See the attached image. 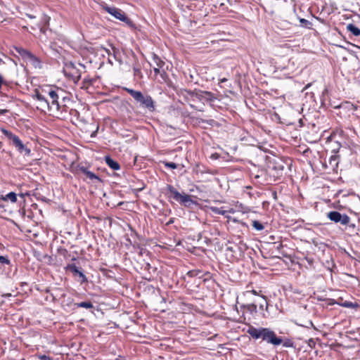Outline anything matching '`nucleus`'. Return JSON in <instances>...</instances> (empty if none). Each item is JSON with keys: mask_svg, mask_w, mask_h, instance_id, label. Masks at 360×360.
I'll list each match as a JSON object with an SVG mask.
<instances>
[{"mask_svg": "<svg viewBox=\"0 0 360 360\" xmlns=\"http://www.w3.org/2000/svg\"><path fill=\"white\" fill-rule=\"evenodd\" d=\"M63 89L54 85H43L34 91L33 98L39 103L41 110L44 112L53 111L57 114L59 111L57 99L63 97Z\"/></svg>", "mask_w": 360, "mask_h": 360, "instance_id": "nucleus-1", "label": "nucleus"}, {"mask_svg": "<svg viewBox=\"0 0 360 360\" xmlns=\"http://www.w3.org/2000/svg\"><path fill=\"white\" fill-rule=\"evenodd\" d=\"M286 162L281 159H275L268 165L264 172V181L266 184L280 179L284 174Z\"/></svg>", "mask_w": 360, "mask_h": 360, "instance_id": "nucleus-2", "label": "nucleus"}, {"mask_svg": "<svg viewBox=\"0 0 360 360\" xmlns=\"http://www.w3.org/2000/svg\"><path fill=\"white\" fill-rule=\"evenodd\" d=\"M72 95L63 91V97H59V99H57L56 105H58V109L56 110L59 112L57 114H54L53 111H49L48 113L49 115L59 119H67L68 113L70 111V105L72 104Z\"/></svg>", "mask_w": 360, "mask_h": 360, "instance_id": "nucleus-3", "label": "nucleus"}, {"mask_svg": "<svg viewBox=\"0 0 360 360\" xmlns=\"http://www.w3.org/2000/svg\"><path fill=\"white\" fill-rule=\"evenodd\" d=\"M127 91L142 108H146L149 112L155 110V101L148 94H143L140 91H136L129 88H124Z\"/></svg>", "mask_w": 360, "mask_h": 360, "instance_id": "nucleus-4", "label": "nucleus"}, {"mask_svg": "<svg viewBox=\"0 0 360 360\" xmlns=\"http://www.w3.org/2000/svg\"><path fill=\"white\" fill-rule=\"evenodd\" d=\"M127 91L142 108H146L149 112L155 110V101L148 94H143L140 91H136L129 88H124Z\"/></svg>", "mask_w": 360, "mask_h": 360, "instance_id": "nucleus-5", "label": "nucleus"}, {"mask_svg": "<svg viewBox=\"0 0 360 360\" xmlns=\"http://www.w3.org/2000/svg\"><path fill=\"white\" fill-rule=\"evenodd\" d=\"M165 195L169 199H173L181 205L190 207L192 205H196L197 202L192 199V195L184 193H180L172 185L167 184Z\"/></svg>", "mask_w": 360, "mask_h": 360, "instance_id": "nucleus-6", "label": "nucleus"}, {"mask_svg": "<svg viewBox=\"0 0 360 360\" xmlns=\"http://www.w3.org/2000/svg\"><path fill=\"white\" fill-rule=\"evenodd\" d=\"M1 131L8 139L9 143L14 146L20 153H24L28 157L31 155V150L22 143L17 135L4 128H2Z\"/></svg>", "mask_w": 360, "mask_h": 360, "instance_id": "nucleus-7", "label": "nucleus"}, {"mask_svg": "<svg viewBox=\"0 0 360 360\" xmlns=\"http://www.w3.org/2000/svg\"><path fill=\"white\" fill-rule=\"evenodd\" d=\"M103 9L116 19L124 22L130 28L136 29V25L122 9L108 5L103 6Z\"/></svg>", "mask_w": 360, "mask_h": 360, "instance_id": "nucleus-8", "label": "nucleus"}, {"mask_svg": "<svg viewBox=\"0 0 360 360\" xmlns=\"http://www.w3.org/2000/svg\"><path fill=\"white\" fill-rule=\"evenodd\" d=\"M63 72L65 76L75 84H77L81 78V71L72 62L65 63Z\"/></svg>", "mask_w": 360, "mask_h": 360, "instance_id": "nucleus-9", "label": "nucleus"}, {"mask_svg": "<svg viewBox=\"0 0 360 360\" xmlns=\"http://www.w3.org/2000/svg\"><path fill=\"white\" fill-rule=\"evenodd\" d=\"M338 115L344 118H349L357 110V107L349 101L342 103L339 106Z\"/></svg>", "mask_w": 360, "mask_h": 360, "instance_id": "nucleus-10", "label": "nucleus"}, {"mask_svg": "<svg viewBox=\"0 0 360 360\" xmlns=\"http://www.w3.org/2000/svg\"><path fill=\"white\" fill-rule=\"evenodd\" d=\"M262 339L274 345H279L283 343L282 338L278 337L273 330L267 328H264Z\"/></svg>", "mask_w": 360, "mask_h": 360, "instance_id": "nucleus-11", "label": "nucleus"}, {"mask_svg": "<svg viewBox=\"0 0 360 360\" xmlns=\"http://www.w3.org/2000/svg\"><path fill=\"white\" fill-rule=\"evenodd\" d=\"M15 49L23 58L28 60L35 67L39 65L41 63L39 58L32 54L30 51L22 47H16Z\"/></svg>", "mask_w": 360, "mask_h": 360, "instance_id": "nucleus-12", "label": "nucleus"}, {"mask_svg": "<svg viewBox=\"0 0 360 360\" xmlns=\"http://www.w3.org/2000/svg\"><path fill=\"white\" fill-rule=\"evenodd\" d=\"M328 217L330 220L338 223L340 222L342 225H347L350 221V218L347 214H342L337 211H331L328 213Z\"/></svg>", "mask_w": 360, "mask_h": 360, "instance_id": "nucleus-13", "label": "nucleus"}, {"mask_svg": "<svg viewBox=\"0 0 360 360\" xmlns=\"http://www.w3.org/2000/svg\"><path fill=\"white\" fill-rule=\"evenodd\" d=\"M240 308L243 309V315L239 319V322L240 323H244L246 320L245 316V312H248L251 315L255 314L257 312V304L255 303L243 304Z\"/></svg>", "mask_w": 360, "mask_h": 360, "instance_id": "nucleus-14", "label": "nucleus"}, {"mask_svg": "<svg viewBox=\"0 0 360 360\" xmlns=\"http://www.w3.org/2000/svg\"><path fill=\"white\" fill-rule=\"evenodd\" d=\"M195 95L198 99L206 101H213L216 98L213 93L207 91H199Z\"/></svg>", "mask_w": 360, "mask_h": 360, "instance_id": "nucleus-15", "label": "nucleus"}, {"mask_svg": "<svg viewBox=\"0 0 360 360\" xmlns=\"http://www.w3.org/2000/svg\"><path fill=\"white\" fill-rule=\"evenodd\" d=\"M264 328H257L252 326H250L247 333L254 339L262 338V333Z\"/></svg>", "mask_w": 360, "mask_h": 360, "instance_id": "nucleus-16", "label": "nucleus"}, {"mask_svg": "<svg viewBox=\"0 0 360 360\" xmlns=\"http://www.w3.org/2000/svg\"><path fill=\"white\" fill-rule=\"evenodd\" d=\"M70 115V120L74 124H78L81 122H83V120L80 118L79 112L75 110L72 109L70 107V111L68 113V115Z\"/></svg>", "mask_w": 360, "mask_h": 360, "instance_id": "nucleus-17", "label": "nucleus"}, {"mask_svg": "<svg viewBox=\"0 0 360 360\" xmlns=\"http://www.w3.org/2000/svg\"><path fill=\"white\" fill-rule=\"evenodd\" d=\"M209 209L214 214H221L223 215L225 218L228 219L229 220H231L233 222H237L238 220L236 219H232L230 216L226 215V211L225 210H223L222 207H217L214 206H211L209 207Z\"/></svg>", "mask_w": 360, "mask_h": 360, "instance_id": "nucleus-18", "label": "nucleus"}, {"mask_svg": "<svg viewBox=\"0 0 360 360\" xmlns=\"http://www.w3.org/2000/svg\"><path fill=\"white\" fill-rule=\"evenodd\" d=\"M96 77H91L89 75L85 77L82 82L81 88L83 89H89L96 82Z\"/></svg>", "mask_w": 360, "mask_h": 360, "instance_id": "nucleus-19", "label": "nucleus"}, {"mask_svg": "<svg viewBox=\"0 0 360 360\" xmlns=\"http://www.w3.org/2000/svg\"><path fill=\"white\" fill-rule=\"evenodd\" d=\"M79 169L85 175L86 178L91 181L94 180L101 181V179L96 174L88 170L86 167H82Z\"/></svg>", "mask_w": 360, "mask_h": 360, "instance_id": "nucleus-20", "label": "nucleus"}, {"mask_svg": "<svg viewBox=\"0 0 360 360\" xmlns=\"http://www.w3.org/2000/svg\"><path fill=\"white\" fill-rule=\"evenodd\" d=\"M346 30L347 32H349L350 34L354 37L360 36V28L353 23L347 24L346 26Z\"/></svg>", "mask_w": 360, "mask_h": 360, "instance_id": "nucleus-21", "label": "nucleus"}, {"mask_svg": "<svg viewBox=\"0 0 360 360\" xmlns=\"http://www.w3.org/2000/svg\"><path fill=\"white\" fill-rule=\"evenodd\" d=\"M295 323L300 326L305 327V328H310L314 327L313 323L311 320L309 319H304L301 318L300 316H297L295 321Z\"/></svg>", "mask_w": 360, "mask_h": 360, "instance_id": "nucleus-22", "label": "nucleus"}, {"mask_svg": "<svg viewBox=\"0 0 360 360\" xmlns=\"http://www.w3.org/2000/svg\"><path fill=\"white\" fill-rule=\"evenodd\" d=\"M105 162L106 165L113 170H118L120 169V164L117 162L115 161L110 156L105 157Z\"/></svg>", "mask_w": 360, "mask_h": 360, "instance_id": "nucleus-23", "label": "nucleus"}, {"mask_svg": "<svg viewBox=\"0 0 360 360\" xmlns=\"http://www.w3.org/2000/svg\"><path fill=\"white\" fill-rule=\"evenodd\" d=\"M334 303H336L340 306L347 307V308H351V309H356L359 307V304L357 303L352 302H349V301H345L344 302H330V304H334Z\"/></svg>", "mask_w": 360, "mask_h": 360, "instance_id": "nucleus-24", "label": "nucleus"}, {"mask_svg": "<svg viewBox=\"0 0 360 360\" xmlns=\"http://www.w3.org/2000/svg\"><path fill=\"white\" fill-rule=\"evenodd\" d=\"M0 200L4 201L11 200L12 202H15L17 201V195L14 192H11L5 196L1 195Z\"/></svg>", "mask_w": 360, "mask_h": 360, "instance_id": "nucleus-25", "label": "nucleus"}, {"mask_svg": "<svg viewBox=\"0 0 360 360\" xmlns=\"http://www.w3.org/2000/svg\"><path fill=\"white\" fill-rule=\"evenodd\" d=\"M261 300L258 303L259 309L260 311H263L264 309H267L268 308V302L266 300V297L264 295H260Z\"/></svg>", "mask_w": 360, "mask_h": 360, "instance_id": "nucleus-26", "label": "nucleus"}, {"mask_svg": "<svg viewBox=\"0 0 360 360\" xmlns=\"http://www.w3.org/2000/svg\"><path fill=\"white\" fill-rule=\"evenodd\" d=\"M153 61L158 68H162L165 65V62L155 53L153 55Z\"/></svg>", "mask_w": 360, "mask_h": 360, "instance_id": "nucleus-27", "label": "nucleus"}, {"mask_svg": "<svg viewBox=\"0 0 360 360\" xmlns=\"http://www.w3.org/2000/svg\"><path fill=\"white\" fill-rule=\"evenodd\" d=\"M5 89H8V82L4 80L2 76L0 75V94L7 96V94L3 91Z\"/></svg>", "mask_w": 360, "mask_h": 360, "instance_id": "nucleus-28", "label": "nucleus"}, {"mask_svg": "<svg viewBox=\"0 0 360 360\" xmlns=\"http://www.w3.org/2000/svg\"><path fill=\"white\" fill-rule=\"evenodd\" d=\"M75 305L77 307L85 308V309H92L94 307L91 302H81L79 303H76Z\"/></svg>", "mask_w": 360, "mask_h": 360, "instance_id": "nucleus-29", "label": "nucleus"}, {"mask_svg": "<svg viewBox=\"0 0 360 360\" xmlns=\"http://www.w3.org/2000/svg\"><path fill=\"white\" fill-rule=\"evenodd\" d=\"M65 270L70 271L75 276H76L80 271L75 264H68L65 267Z\"/></svg>", "mask_w": 360, "mask_h": 360, "instance_id": "nucleus-30", "label": "nucleus"}, {"mask_svg": "<svg viewBox=\"0 0 360 360\" xmlns=\"http://www.w3.org/2000/svg\"><path fill=\"white\" fill-rule=\"evenodd\" d=\"M252 225L255 230L259 231H262L264 229V225L257 220L252 221Z\"/></svg>", "mask_w": 360, "mask_h": 360, "instance_id": "nucleus-31", "label": "nucleus"}, {"mask_svg": "<svg viewBox=\"0 0 360 360\" xmlns=\"http://www.w3.org/2000/svg\"><path fill=\"white\" fill-rule=\"evenodd\" d=\"M0 264L1 265H11V260L8 256H0Z\"/></svg>", "mask_w": 360, "mask_h": 360, "instance_id": "nucleus-32", "label": "nucleus"}, {"mask_svg": "<svg viewBox=\"0 0 360 360\" xmlns=\"http://www.w3.org/2000/svg\"><path fill=\"white\" fill-rule=\"evenodd\" d=\"M235 206L238 211H241L242 212L244 213L248 212V208L244 206L242 203H239L238 202H237Z\"/></svg>", "mask_w": 360, "mask_h": 360, "instance_id": "nucleus-33", "label": "nucleus"}, {"mask_svg": "<svg viewBox=\"0 0 360 360\" xmlns=\"http://www.w3.org/2000/svg\"><path fill=\"white\" fill-rule=\"evenodd\" d=\"M201 271L199 270H191L187 273L189 277L200 276Z\"/></svg>", "mask_w": 360, "mask_h": 360, "instance_id": "nucleus-34", "label": "nucleus"}, {"mask_svg": "<svg viewBox=\"0 0 360 360\" xmlns=\"http://www.w3.org/2000/svg\"><path fill=\"white\" fill-rule=\"evenodd\" d=\"M76 276H78L81 278V280H80L81 284H83V283L87 282L86 276L82 271H79Z\"/></svg>", "mask_w": 360, "mask_h": 360, "instance_id": "nucleus-35", "label": "nucleus"}, {"mask_svg": "<svg viewBox=\"0 0 360 360\" xmlns=\"http://www.w3.org/2000/svg\"><path fill=\"white\" fill-rule=\"evenodd\" d=\"M145 186H146L145 184L143 181H140L139 187H133L132 190H134L136 192H139V191H143L145 188Z\"/></svg>", "mask_w": 360, "mask_h": 360, "instance_id": "nucleus-36", "label": "nucleus"}, {"mask_svg": "<svg viewBox=\"0 0 360 360\" xmlns=\"http://www.w3.org/2000/svg\"><path fill=\"white\" fill-rule=\"evenodd\" d=\"M300 22L302 24V25H303L305 27L310 28V26L311 25V22L304 18L300 19Z\"/></svg>", "mask_w": 360, "mask_h": 360, "instance_id": "nucleus-37", "label": "nucleus"}, {"mask_svg": "<svg viewBox=\"0 0 360 360\" xmlns=\"http://www.w3.org/2000/svg\"><path fill=\"white\" fill-rule=\"evenodd\" d=\"M164 164H165V166L167 168H171V169L177 168V165L173 162H166Z\"/></svg>", "mask_w": 360, "mask_h": 360, "instance_id": "nucleus-38", "label": "nucleus"}, {"mask_svg": "<svg viewBox=\"0 0 360 360\" xmlns=\"http://www.w3.org/2000/svg\"><path fill=\"white\" fill-rule=\"evenodd\" d=\"M159 75L162 78V81L165 82H166L167 80L168 79V75L166 73V72L164 70H162L161 72L159 74Z\"/></svg>", "mask_w": 360, "mask_h": 360, "instance_id": "nucleus-39", "label": "nucleus"}, {"mask_svg": "<svg viewBox=\"0 0 360 360\" xmlns=\"http://www.w3.org/2000/svg\"><path fill=\"white\" fill-rule=\"evenodd\" d=\"M39 359L40 360H53V359L49 356H46V355H39Z\"/></svg>", "mask_w": 360, "mask_h": 360, "instance_id": "nucleus-40", "label": "nucleus"}, {"mask_svg": "<svg viewBox=\"0 0 360 360\" xmlns=\"http://www.w3.org/2000/svg\"><path fill=\"white\" fill-rule=\"evenodd\" d=\"M133 70L135 76H139L141 74V69L139 68L134 67Z\"/></svg>", "mask_w": 360, "mask_h": 360, "instance_id": "nucleus-41", "label": "nucleus"}, {"mask_svg": "<svg viewBox=\"0 0 360 360\" xmlns=\"http://www.w3.org/2000/svg\"><path fill=\"white\" fill-rule=\"evenodd\" d=\"M308 345H309V346L310 347L313 348V347H315L316 342H315V341L313 339L311 338V339L309 340Z\"/></svg>", "mask_w": 360, "mask_h": 360, "instance_id": "nucleus-42", "label": "nucleus"}, {"mask_svg": "<svg viewBox=\"0 0 360 360\" xmlns=\"http://www.w3.org/2000/svg\"><path fill=\"white\" fill-rule=\"evenodd\" d=\"M262 291H259V292H257L255 290H248L246 291V293H252L255 295H259L260 296V294L259 292H261Z\"/></svg>", "mask_w": 360, "mask_h": 360, "instance_id": "nucleus-43", "label": "nucleus"}, {"mask_svg": "<svg viewBox=\"0 0 360 360\" xmlns=\"http://www.w3.org/2000/svg\"><path fill=\"white\" fill-rule=\"evenodd\" d=\"M160 68H158V67H155L153 68V71H154L155 75H158L161 72L162 70H160Z\"/></svg>", "mask_w": 360, "mask_h": 360, "instance_id": "nucleus-44", "label": "nucleus"}, {"mask_svg": "<svg viewBox=\"0 0 360 360\" xmlns=\"http://www.w3.org/2000/svg\"><path fill=\"white\" fill-rule=\"evenodd\" d=\"M226 211L227 214L228 213H234L236 212V210L233 208H230L229 210H227Z\"/></svg>", "mask_w": 360, "mask_h": 360, "instance_id": "nucleus-45", "label": "nucleus"}, {"mask_svg": "<svg viewBox=\"0 0 360 360\" xmlns=\"http://www.w3.org/2000/svg\"><path fill=\"white\" fill-rule=\"evenodd\" d=\"M8 112L7 110H0V115H4Z\"/></svg>", "mask_w": 360, "mask_h": 360, "instance_id": "nucleus-46", "label": "nucleus"}, {"mask_svg": "<svg viewBox=\"0 0 360 360\" xmlns=\"http://www.w3.org/2000/svg\"><path fill=\"white\" fill-rule=\"evenodd\" d=\"M227 81L226 78H222L219 79V83H224Z\"/></svg>", "mask_w": 360, "mask_h": 360, "instance_id": "nucleus-47", "label": "nucleus"}, {"mask_svg": "<svg viewBox=\"0 0 360 360\" xmlns=\"http://www.w3.org/2000/svg\"><path fill=\"white\" fill-rule=\"evenodd\" d=\"M283 346L284 347H290L291 346V345H290L288 342H285L284 343H283Z\"/></svg>", "mask_w": 360, "mask_h": 360, "instance_id": "nucleus-48", "label": "nucleus"}, {"mask_svg": "<svg viewBox=\"0 0 360 360\" xmlns=\"http://www.w3.org/2000/svg\"><path fill=\"white\" fill-rule=\"evenodd\" d=\"M27 16L29 18H34L35 17L32 15H30V14H27Z\"/></svg>", "mask_w": 360, "mask_h": 360, "instance_id": "nucleus-49", "label": "nucleus"}, {"mask_svg": "<svg viewBox=\"0 0 360 360\" xmlns=\"http://www.w3.org/2000/svg\"><path fill=\"white\" fill-rule=\"evenodd\" d=\"M340 146H338V147L337 148V149H333V151H334V152H338V151L339 150V149H340Z\"/></svg>", "mask_w": 360, "mask_h": 360, "instance_id": "nucleus-50", "label": "nucleus"}, {"mask_svg": "<svg viewBox=\"0 0 360 360\" xmlns=\"http://www.w3.org/2000/svg\"><path fill=\"white\" fill-rule=\"evenodd\" d=\"M0 249H4V245L0 243Z\"/></svg>", "mask_w": 360, "mask_h": 360, "instance_id": "nucleus-51", "label": "nucleus"}, {"mask_svg": "<svg viewBox=\"0 0 360 360\" xmlns=\"http://www.w3.org/2000/svg\"><path fill=\"white\" fill-rule=\"evenodd\" d=\"M331 139V136H328V140L330 139Z\"/></svg>", "mask_w": 360, "mask_h": 360, "instance_id": "nucleus-52", "label": "nucleus"}, {"mask_svg": "<svg viewBox=\"0 0 360 360\" xmlns=\"http://www.w3.org/2000/svg\"><path fill=\"white\" fill-rule=\"evenodd\" d=\"M133 187H134V186H131V188H133ZM136 187H139V185H137V186H136Z\"/></svg>", "mask_w": 360, "mask_h": 360, "instance_id": "nucleus-53", "label": "nucleus"}]
</instances>
